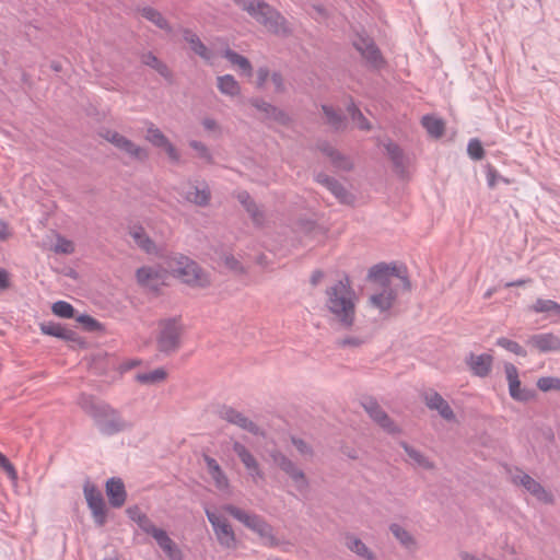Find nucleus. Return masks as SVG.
<instances>
[{
  "label": "nucleus",
  "mask_w": 560,
  "mask_h": 560,
  "mask_svg": "<svg viewBox=\"0 0 560 560\" xmlns=\"http://www.w3.org/2000/svg\"><path fill=\"white\" fill-rule=\"evenodd\" d=\"M248 214L250 215L253 222L256 225H261L265 220L264 212L259 209V207L255 203H253V207H248L247 210Z\"/></svg>",
  "instance_id": "nucleus-57"
},
{
  "label": "nucleus",
  "mask_w": 560,
  "mask_h": 560,
  "mask_svg": "<svg viewBox=\"0 0 560 560\" xmlns=\"http://www.w3.org/2000/svg\"><path fill=\"white\" fill-rule=\"evenodd\" d=\"M514 481L523 486L530 494H533L537 500L546 503L552 504L555 499L553 495L548 492L538 481L532 478L527 474H522L520 476L514 477Z\"/></svg>",
  "instance_id": "nucleus-18"
},
{
  "label": "nucleus",
  "mask_w": 560,
  "mask_h": 560,
  "mask_svg": "<svg viewBox=\"0 0 560 560\" xmlns=\"http://www.w3.org/2000/svg\"><path fill=\"white\" fill-rule=\"evenodd\" d=\"M127 514L144 533L150 534L154 529L155 525L138 506L128 508Z\"/></svg>",
  "instance_id": "nucleus-33"
},
{
  "label": "nucleus",
  "mask_w": 560,
  "mask_h": 560,
  "mask_svg": "<svg viewBox=\"0 0 560 560\" xmlns=\"http://www.w3.org/2000/svg\"><path fill=\"white\" fill-rule=\"evenodd\" d=\"M166 376V371L162 368H159L150 372L138 373L136 375V381L141 384L152 385L163 382Z\"/></svg>",
  "instance_id": "nucleus-39"
},
{
  "label": "nucleus",
  "mask_w": 560,
  "mask_h": 560,
  "mask_svg": "<svg viewBox=\"0 0 560 560\" xmlns=\"http://www.w3.org/2000/svg\"><path fill=\"white\" fill-rule=\"evenodd\" d=\"M322 110L326 117L327 124L335 131H342L347 127V118L341 110H336L332 106L322 105Z\"/></svg>",
  "instance_id": "nucleus-29"
},
{
  "label": "nucleus",
  "mask_w": 560,
  "mask_h": 560,
  "mask_svg": "<svg viewBox=\"0 0 560 560\" xmlns=\"http://www.w3.org/2000/svg\"><path fill=\"white\" fill-rule=\"evenodd\" d=\"M222 509L261 538L267 539L268 546L276 547L279 545L278 539L273 535L272 526L260 515L247 513L233 504H226Z\"/></svg>",
  "instance_id": "nucleus-6"
},
{
  "label": "nucleus",
  "mask_w": 560,
  "mask_h": 560,
  "mask_svg": "<svg viewBox=\"0 0 560 560\" xmlns=\"http://www.w3.org/2000/svg\"><path fill=\"white\" fill-rule=\"evenodd\" d=\"M137 282L142 288L158 292L163 284L161 272L153 267H141L136 272Z\"/></svg>",
  "instance_id": "nucleus-21"
},
{
  "label": "nucleus",
  "mask_w": 560,
  "mask_h": 560,
  "mask_svg": "<svg viewBox=\"0 0 560 560\" xmlns=\"http://www.w3.org/2000/svg\"><path fill=\"white\" fill-rule=\"evenodd\" d=\"M270 78L275 85V92L276 93H284L285 84H284L283 75L280 72L276 71L270 75Z\"/></svg>",
  "instance_id": "nucleus-59"
},
{
  "label": "nucleus",
  "mask_w": 560,
  "mask_h": 560,
  "mask_svg": "<svg viewBox=\"0 0 560 560\" xmlns=\"http://www.w3.org/2000/svg\"><path fill=\"white\" fill-rule=\"evenodd\" d=\"M224 265L232 271L237 273H244L245 269L243 265L233 255H225L223 257Z\"/></svg>",
  "instance_id": "nucleus-56"
},
{
  "label": "nucleus",
  "mask_w": 560,
  "mask_h": 560,
  "mask_svg": "<svg viewBox=\"0 0 560 560\" xmlns=\"http://www.w3.org/2000/svg\"><path fill=\"white\" fill-rule=\"evenodd\" d=\"M84 495L93 520L97 526L106 523V505L101 491L93 485L84 486Z\"/></svg>",
  "instance_id": "nucleus-12"
},
{
  "label": "nucleus",
  "mask_w": 560,
  "mask_h": 560,
  "mask_svg": "<svg viewBox=\"0 0 560 560\" xmlns=\"http://www.w3.org/2000/svg\"><path fill=\"white\" fill-rule=\"evenodd\" d=\"M422 126L425 128L428 133L433 138H441L445 131V124L442 119L434 116H423Z\"/></svg>",
  "instance_id": "nucleus-36"
},
{
  "label": "nucleus",
  "mask_w": 560,
  "mask_h": 560,
  "mask_svg": "<svg viewBox=\"0 0 560 560\" xmlns=\"http://www.w3.org/2000/svg\"><path fill=\"white\" fill-rule=\"evenodd\" d=\"M172 270L176 277L191 288L206 289L211 285L210 275L186 256L175 258L172 262Z\"/></svg>",
  "instance_id": "nucleus-5"
},
{
  "label": "nucleus",
  "mask_w": 560,
  "mask_h": 560,
  "mask_svg": "<svg viewBox=\"0 0 560 560\" xmlns=\"http://www.w3.org/2000/svg\"><path fill=\"white\" fill-rule=\"evenodd\" d=\"M39 328L44 335L57 337L65 341L78 343L80 346L84 345V341L79 337V335L74 330L67 328L61 324L54 322H45L39 325Z\"/></svg>",
  "instance_id": "nucleus-19"
},
{
  "label": "nucleus",
  "mask_w": 560,
  "mask_h": 560,
  "mask_svg": "<svg viewBox=\"0 0 560 560\" xmlns=\"http://www.w3.org/2000/svg\"><path fill=\"white\" fill-rule=\"evenodd\" d=\"M527 343L540 352L560 350V338L551 332L533 335L529 337Z\"/></svg>",
  "instance_id": "nucleus-23"
},
{
  "label": "nucleus",
  "mask_w": 560,
  "mask_h": 560,
  "mask_svg": "<svg viewBox=\"0 0 560 560\" xmlns=\"http://www.w3.org/2000/svg\"><path fill=\"white\" fill-rule=\"evenodd\" d=\"M141 62L152 69L156 67V65L160 62V59L151 51L143 52L140 57Z\"/></svg>",
  "instance_id": "nucleus-61"
},
{
  "label": "nucleus",
  "mask_w": 560,
  "mask_h": 560,
  "mask_svg": "<svg viewBox=\"0 0 560 560\" xmlns=\"http://www.w3.org/2000/svg\"><path fill=\"white\" fill-rule=\"evenodd\" d=\"M51 311L56 316L61 318H72L74 317V308L73 306L66 301H57L52 304Z\"/></svg>",
  "instance_id": "nucleus-45"
},
{
  "label": "nucleus",
  "mask_w": 560,
  "mask_h": 560,
  "mask_svg": "<svg viewBox=\"0 0 560 560\" xmlns=\"http://www.w3.org/2000/svg\"><path fill=\"white\" fill-rule=\"evenodd\" d=\"M370 49H368L362 58L373 68L378 69L384 65V58L381 54V50L376 46L375 42L370 43Z\"/></svg>",
  "instance_id": "nucleus-41"
},
{
  "label": "nucleus",
  "mask_w": 560,
  "mask_h": 560,
  "mask_svg": "<svg viewBox=\"0 0 560 560\" xmlns=\"http://www.w3.org/2000/svg\"><path fill=\"white\" fill-rule=\"evenodd\" d=\"M208 521L213 527L217 539L221 546L225 548H234L236 545V538L232 526L226 518L217 515L210 510H206Z\"/></svg>",
  "instance_id": "nucleus-11"
},
{
  "label": "nucleus",
  "mask_w": 560,
  "mask_h": 560,
  "mask_svg": "<svg viewBox=\"0 0 560 560\" xmlns=\"http://www.w3.org/2000/svg\"><path fill=\"white\" fill-rule=\"evenodd\" d=\"M537 387L541 392L560 390V378L551 376L540 377L537 381Z\"/></svg>",
  "instance_id": "nucleus-49"
},
{
  "label": "nucleus",
  "mask_w": 560,
  "mask_h": 560,
  "mask_svg": "<svg viewBox=\"0 0 560 560\" xmlns=\"http://www.w3.org/2000/svg\"><path fill=\"white\" fill-rule=\"evenodd\" d=\"M249 104L264 114V119L273 120L283 126L289 125L291 121V118L284 110L262 98H250Z\"/></svg>",
  "instance_id": "nucleus-17"
},
{
  "label": "nucleus",
  "mask_w": 560,
  "mask_h": 560,
  "mask_svg": "<svg viewBox=\"0 0 560 560\" xmlns=\"http://www.w3.org/2000/svg\"><path fill=\"white\" fill-rule=\"evenodd\" d=\"M421 399L430 410H435L448 422L456 421V416L450 404L434 389H428L421 393Z\"/></svg>",
  "instance_id": "nucleus-14"
},
{
  "label": "nucleus",
  "mask_w": 560,
  "mask_h": 560,
  "mask_svg": "<svg viewBox=\"0 0 560 560\" xmlns=\"http://www.w3.org/2000/svg\"><path fill=\"white\" fill-rule=\"evenodd\" d=\"M257 79H256V86L258 89H262L265 86L266 81L270 77L269 69L267 67H260L257 69Z\"/></svg>",
  "instance_id": "nucleus-60"
},
{
  "label": "nucleus",
  "mask_w": 560,
  "mask_h": 560,
  "mask_svg": "<svg viewBox=\"0 0 560 560\" xmlns=\"http://www.w3.org/2000/svg\"><path fill=\"white\" fill-rule=\"evenodd\" d=\"M366 338L362 336H346L336 340V346L341 349L346 348H360L366 342Z\"/></svg>",
  "instance_id": "nucleus-44"
},
{
  "label": "nucleus",
  "mask_w": 560,
  "mask_h": 560,
  "mask_svg": "<svg viewBox=\"0 0 560 560\" xmlns=\"http://www.w3.org/2000/svg\"><path fill=\"white\" fill-rule=\"evenodd\" d=\"M218 89L222 94L236 96L241 92L237 81L231 74L218 77Z\"/></svg>",
  "instance_id": "nucleus-37"
},
{
  "label": "nucleus",
  "mask_w": 560,
  "mask_h": 560,
  "mask_svg": "<svg viewBox=\"0 0 560 560\" xmlns=\"http://www.w3.org/2000/svg\"><path fill=\"white\" fill-rule=\"evenodd\" d=\"M162 148L165 150L166 154L173 162L179 161V159H180L179 153L176 150V148L173 145V143H171L170 140Z\"/></svg>",
  "instance_id": "nucleus-62"
},
{
  "label": "nucleus",
  "mask_w": 560,
  "mask_h": 560,
  "mask_svg": "<svg viewBox=\"0 0 560 560\" xmlns=\"http://www.w3.org/2000/svg\"><path fill=\"white\" fill-rule=\"evenodd\" d=\"M55 253L71 254L74 250L73 243L65 237L59 236L54 247Z\"/></svg>",
  "instance_id": "nucleus-54"
},
{
  "label": "nucleus",
  "mask_w": 560,
  "mask_h": 560,
  "mask_svg": "<svg viewBox=\"0 0 560 560\" xmlns=\"http://www.w3.org/2000/svg\"><path fill=\"white\" fill-rule=\"evenodd\" d=\"M205 462L207 464L208 471L210 475H212V474L220 475L221 467L214 458H212L208 455H205Z\"/></svg>",
  "instance_id": "nucleus-63"
},
{
  "label": "nucleus",
  "mask_w": 560,
  "mask_h": 560,
  "mask_svg": "<svg viewBox=\"0 0 560 560\" xmlns=\"http://www.w3.org/2000/svg\"><path fill=\"white\" fill-rule=\"evenodd\" d=\"M154 70L167 82L173 83V72L165 62L160 60Z\"/></svg>",
  "instance_id": "nucleus-58"
},
{
  "label": "nucleus",
  "mask_w": 560,
  "mask_h": 560,
  "mask_svg": "<svg viewBox=\"0 0 560 560\" xmlns=\"http://www.w3.org/2000/svg\"><path fill=\"white\" fill-rule=\"evenodd\" d=\"M145 140L156 148H162L168 141L167 137L154 124L148 126Z\"/></svg>",
  "instance_id": "nucleus-42"
},
{
  "label": "nucleus",
  "mask_w": 560,
  "mask_h": 560,
  "mask_svg": "<svg viewBox=\"0 0 560 560\" xmlns=\"http://www.w3.org/2000/svg\"><path fill=\"white\" fill-rule=\"evenodd\" d=\"M358 296L348 275L328 285L325 290V307L340 329L349 330L357 317Z\"/></svg>",
  "instance_id": "nucleus-1"
},
{
  "label": "nucleus",
  "mask_w": 560,
  "mask_h": 560,
  "mask_svg": "<svg viewBox=\"0 0 560 560\" xmlns=\"http://www.w3.org/2000/svg\"><path fill=\"white\" fill-rule=\"evenodd\" d=\"M504 371L509 383V393L514 400L520 402H527L535 398L536 393L534 389L521 386L518 370L514 364L505 363Z\"/></svg>",
  "instance_id": "nucleus-10"
},
{
  "label": "nucleus",
  "mask_w": 560,
  "mask_h": 560,
  "mask_svg": "<svg viewBox=\"0 0 560 560\" xmlns=\"http://www.w3.org/2000/svg\"><path fill=\"white\" fill-rule=\"evenodd\" d=\"M106 494L113 508H121L127 499L125 485L120 478H109L106 482Z\"/></svg>",
  "instance_id": "nucleus-22"
},
{
  "label": "nucleus",
  "mask_w": 560,
  "mask_h": 560,
  "mask_svg": "<svg viewBox=\"0 0 560 560\" xmlns=\"http://www.w3.org/2000/svg\"><path fill=\"white\" fill-rule=\"evenodd\" d=\"M400 446L404 448V451L407 453L409 458L412 460V463L427 470H433L435 468V465L432 460H430L424 454H422L420 451L416 450L411 445H409L407 442L401 441Z\"/></svg>",
  "instance_id": "nucleus-30"
},
{
  "label": "nucleus",
  "mask_w": 560,
  "mask_h": 560,
  "mask_svg": "<svg viewBox=\"0 0 560 560\" xmlns=\"http://www.w3.org/2000/svg\"><path fill=\"white\" fill-rule=\"evenodd\" d=\"M129 235L132 237L135 243L147 254L156 253L155 243L151 240V237L145 232L144 228L141 225H133L129 229Z\"/></svg>",
  "instance_id": "nucleus-26"
},
{
  "label": "nucleus",
  "mask_w": 560,
  "mask_h": 560,
  "mask_svg": "<svg viewBox=\"0 0 560 560\" xmlns=\"http://www.w3.org/2000/svg\"><path fill=\"white\" fill-rule=\"evenodd\" d=\"M183 326L177 317L165 318L159 322V334L156 337L158 350L166 355L176 352L180 346Z\"/></svg>",
  "instance_id": "nucleus-7"
},
{
  "label": "nucleus",
  "mask_w": 560,
  "mask_h": 560,
  "mask_svg": "<svg viewBox=\"0 0 560 560\" xmlns=\"http://www.w3.org/2000/svg\"><path fill=\"white\" fill-rule=\"evenodd\" d=\"M373 42L374 39L369 35L358 33L352 40V45L362 56L368 49H370L369 44Z\"/></svg>",
  "instance_id": "nucleus-50"
},
{
  "label": "nucleus",
  "mask_w": 560,
  "mask_h": 560,
  "mask_svg": "<svg viewBox=\"0 0 560 560\" xmlns=\"http://www.w3.org/2000/svg\"><path fill=\"white\" fill-rule=\"evenodd\" d=\"M77 322L80 323L84 330L89 332L103 331L104 326L90 315L82 314L77 317Z\"/></svg>",
  "instance_id": "nucleus-46"
},
{
  "label": "nucleus",
  "mask_w": 560,
  "mask_h": 560,
  "mask_svg": "<svg viewBox=\"0 0 560 560\" xmlns=\"http://www.w3.org/2000/svg\"><path fill=\"white\" fill-rule=\"evenodd\" d=\"M364 410L382 429L388 433H397L399 429L389 418L386 411L380 406L374 398H368L362 402Z\"/></svg>",
  "instance_id": "nucleus-16"
},
{
  "label": "nucleus",
  "mask_w": 560,
  "mask_h": 560,
  "mask_svg": "<svg viewBox=\"0 0 560 560\" xmlns=\"http://www.w3.org/2000/svg\"><path fill=\"white\" fill-rule=\"evenodd\" d=\"M329 160L331 164L340 171L349 172L353 168V163L350 158L342 154L338 150Z\"/></svg>",
  "instance_id": "nucleus-47"
},
{
  "label": "nucleus",
  "mask_w": 560,
  "mask_h": 560,
  "mask_svg": "<svg viewBox=\"0 0 560 560\" xmlns=\"http://www.w3.org/2000/svg\"><path fill=\"white\" fill-rule=\"evenodd\" d=\"M467 153L475 161L483 159L485 150L481 142L478 139H471L467 145Z\"/></svg>",
  "instance_id": "nucleus-51"
},
{
  "label": "nucleus",
  "mask_w": 560,
  "mask_h": 560,
  "mask_svg": "<svg viewBox=\"0 0 560 560\" xmlns=\"http://www.w3.org/2000/svg\"><path fill=\"white\" fill-rule=\"evenodd\" d=\"M315 180L327 188L336 199L347 206H352L355 201V196L350 192L338 179L325 174L318 173Z\"/></svg>",
  "instance_id": "nucleus-15"
},
{
  "label": "nucleus",
  "mask_w": 560,
  "mask_h": 560,
  "mask_svg": "<svg viewBox=\"0 0 560 560\" xmlns=\"http://www.w3.org/2000/svg\"><path fill=\"white\" fill-rule=\"evenodd\" d=\"M345 539L347 548L361 559L376 560L375 553L357 536L347 534Z\"/></svg>",
  "instance_id": "nucleus-27"
},
{
  "label": "nucleus",
  "mask_w": 560,
  "mask_h": 560,
  "mask_svg": "<svg viewBox=\"0 0 560 560\" xmlns=\"http://www.w3.org/2000/svg\"><path fill=\"white\" fill-rule=\"evenodd\" d=\"M218 416L222 420H225L231 424L237 425L238 428L254 435H264V432L255 422H253L250 419H248L246 416H244L242 412L237 411L233 407L225 405L221 406L218 409Z\"/></svg>",
  "instance_id": "nucleus-13"
},
{
  "label": "nucleus",
  "mask_w": 560,
  "mask_h": 560,
  "mask_svg": "<svg viewBox=\"0 0 560 560\" xmlns=\"http://www.w3.org/2000/svg\"><path fill=\"white\" fill-rule=\"evenodd\" d=\"M497 345L516 355L526 357V354H527L526 350L521 345H518L516 341H513V340L504 338V337L499 338L497 340Z\"/></svg>",
  "instance_id": "nucleus-48"
},
{
  "label": "nucleus",
  "mask_w": 560,
  "mask_h": 560,
  "mask_svg": "<svg viewBox=\"0 0 560 560\" xmlns=\"http://www.w3.org/2000/svg\"><path fill=\"white\" fill-rule=\"evenodd\" d=\"M234 2L267 32L281 37L292 35L288 20L265 0H234Z\"/></svg>",
  "instance_id": "nucleus-3"
},
{
  "label": "nucleus",
  "mask_w": 560,
  "mask_h": 560,
  "mask_svg": "<svg viewBox=\"0 0 560 560\" xmlns=\"http://www.w3.org/2000/svg\"><path fill=\"white\" fill-rule=\"evenodd\" d=\"M233 451L238 456V458L244 464L245 468L248 470L249 475L253 478H264V474L259 468L258 462L242 443L235 441L233 443Z\"/></svg>",
  "instance_id": "nucleus-24"
},
{
  "label": "nucleus",
  "mask_w": 560,
  "mask_h": 560,
  "mask_svg": "<svg viewBox=\"0 0 560 560\" xmlns=\"http://www.w3.org/2000/svg\"><path fill=\"white\" fill-rule=\"evenodd\" d=\"M211 197L210 189L205 186L203 188H198L196 186L191 187L189 191L186 194V199L189 202H192L197 206L205 207L209 203Z\"/></svg>",
  "instance_id": "nucleus-38"
},
{
  "label": "nucleus",
  "mask_w": 560,
  "mask_h": 560,
  "mask_svg": "<svg viewBox=\"0 0 560 560\" xmlns=\"http://www.w3.org/2000/svg\"><path fill=\"white\" fill-rule=\"evenodd\" d=\"M347 110L353 122L357 124L358 128L361 130L369 131L371 130V125L369 120L364 117L362 112L355 106L354 103L348 105Z\"/></svg>",
  "instance_id": "nucleus-43"
},
{
  "label": "nucleus",
  "mask_w": 560,
  "mask_h": 560,
  "mask_svg": "<svg viewBox=\"0 0 560 560\" xmlns=\"http://www.w3.org/2000/svg\"><path fill=\"white\" fill-rule=\"evenodd\" d=\"M183 38L187 42L191 50L206 61L211 60L212 52L200 40L199 36L189 28H183Z\"/></svg>",
  "instance_id": "nucleus-25"
},
{
  "label": "nucleus",
  "mask_w": 560,
  "mask_h": 560,
  "mask_svg": "<svg viewBox=\"0 0 560 560\" xmlns=\"http://www.w3.org/2000/svg\"><path fill=\"white\" fill-rule=\"evenodd\" d=\"M385 150L392 160L395 171L402 174L406 170V158L400 147L392 141L385 144Z\"/></svg>",
  "instance_id": "nucleus-32"
},
{
  "label": "nucleus",
  "mask_w": 560,
  "mask_h": 560,
  "mask_svg": "<svg viewBox=\"0 0 560 560\" xmlns=\"http://www.w3.org/2000/svg\"><path fill=\"white\" fill-rule=\"evenodd\" d=\"M138 11L145 20L154 24L160 30L165 31L166 33L173 32V28L170 25L168 21L163 16V14L159 10L152 7H143L138 8Z\"/></svg>",
  "instance_id": "nucleus-28"
},
{
  "label": "nucleus",
  "mask_w": 560,
  "mask_h": 560,
  "mask_svg": "<svg viewBox=\"0 0 560 560\" xmlns=\"http://www.w3.org/2000/svg\"><path fill=\"white\" fill-rule=\"evenodd\" d=\"M0 468H2L8 477L15 481L18 479V472L11 462L1 453L0 454Z\"/></svg>",
  "instance_id": "nucleus-55"
},
{
  "label": "nucleus",
  "mask_w": 560,
  "mask_h": 560,
  "mask_svg": "<svg viewBox=\"0 0 560 560\" xmlns=\"http://www.w3.org/2000/svg\"><path fill=\"white\" fill-rule=\"evenodd\" d=\"M236 198L246 210L248 207H253V203H255V201L252 199L250 195L245 190L240 191L237 194Z\"/></svg>",
  "instance_id": "nucleus-64"
},
{
  "label": "nucleus",
  "mask_w": 560,
  "mask_h": 560,
  "mask_svg": "<svg viewBox=\"0 0 560 560\" xmlns=\"http://www.w3.org/2000/svg\"><path fill=\"white\" fill-rule=\"evenodd\" d=\"M223 57L226 58L232 65L237 66L246 75H252L253 67L246 57L235 52L230 48H226L223 51Z\"/></svg>",
  "instance_id": "nucleus-35"
},
{
  "label": "nucleus",
  "mask_w": 560,
  "mask_h": 560,
  "mask_svg": "<svg viewBox=\"0 0 560 560\" xmlns=\"http://www.w3.org/2000/svg\"><path fill=\"white\" fill-rule=\"evenodd\" d=\"M530 308L535 313H546L560 319V304L556 301L537 299Z\"/></svg>",
  "instance_id": "nucleus-34"
},
{
  "label": "nucleus",
  "mask_w": 560,
  "mask_h": 560,
  "mask_svg": "<svg viewBox=\"0 0 560 560\" xmlns=\"http://www.w3.org/2000/svg\"><path fill=\"white\" fill-rule=\"evenodd\" d=\"M100 136L133 160L143 162L149 158L147 149L136 144L133 141L129 140L116 130L102 129L100 131Z\"/></svg>",
  "instance_id": "nucleus-8"
},
{
  "label": "nucleus",
  "mask_w": 560,
  "mask_h": 560,
  "mask_svg": "<svg viewBox=\"0 0 560 560\" xmlns=\"http://www.w3.org/2000/svg\"><path fill=\"white\" fill-rule=\"evenodd\" d=\"M270 457L272 462L292 479L299 491H303L308 488L310 483L304 471L300 469L287 455L280 451H273L270 454Z\"/></svg>",
  "instance_id": "nucleus-9"
},
{
  "label": "nucleus",
  "mask_w": 560,
  "mask_h": 560,
  "mask_svg": "<svg viewBox=\"0 0 560 560\" xmlns=\"http://www.w3.org/2000/svg\"><path fill=\"white\" fill-rule=\"evenodd\" d=\"M149 535H151L156 540L160 548H162L166 553H172L175 544L164 529L158 528L155 526Z\"/></svg>",
  "instance_id": "nucleus-40"
},
{
  "label": "nucleus",
  "mask_w": 560,
  "mask_h": 560,
  "mask_svg": "<svg viewBox=\"0 0 560 560\" xmlns=\"http://www.w3.org/2000/svg\"><path fill=\"white\" fill-rule=\"evenodd\" d=\"M389 530L393 536L399 541V544L408 549L415 550L417 548V540L406 528L400 526L397 523H393L389 525Z\"/></svg>",
  "instance_id": "nucleus-31"
},
{
  "label": "nucleus",
  "mask_w": 560,
  "mask_h": 560,
  "mask_svg": "<svg viewBox=\"0 0 560 560\" xmlns=\"http://www.w3.org/2000/svg\"><path fill=\"white\" fill-rule=\"evenodd\" d=\"M465 362L475 376L487 377L492 370L493 357L489 353H469Z\"/></svg>",
  "instance_id": "nucleus-20"
},
{
  "label": "nucleus",
  "mask_w": 560,
  "mask_h": 560,
  "mask_svg": "<svg viewBox=\"0 0 560 560\" xmlns=\"http://www.w3.org/2000/svg\"><path fill=\"white\" fill-rule=\"evenodd\" d=\"M79 404L95 422L104 435H114L131 429L132 424L125 420L120 412L105 402H97L91 396L82 395Z\"/></svg>",
  "instance_id": "nucleus-4"
},
{
  "label": "nucleus",
  "mask_w": 560,
  "mask_h": 560,
  "mask_svg": "<svg viewBox=\"0 0 560 560\" xmlns=\"http://www.w3.org/2000/svg\"><path fill=\"white\" fill-rule=\"evenodd\" d=\"M291 442L301 455L313 456L314 452L312 446L304 440L296 436H291Z\"/></svg>",
  "instance_id": "nucleus-53"
},
{
  "label": "nucleus",
  "mask_w": 560,
  "mask_h": 560,
  "mask_svg": "<svg viewBox=\"0 0 560 560\" xmlns=\"http://www.w3.org/2000/svg\"><path fill=\"white\" fill-rule=\"evenodd\" d=\"M400 279L406 291L411 290V282L406 275H402L396 265L380 262L372 266L368 272V280L378 284L382 291L369 298V305L381 313L388 312L397 300V291L392 287V278Z\"/></svg>",
  "instance_id": "nucleus-2"
},
{
  "label": "nucleus",
  "mask_w": 560,
  "mask_h": 560,
  "mask_svg": "<svg viewBox=\"0 0 560 560\" xmlns=\"http://www.w3.org/2000/svg\"><path fill=\"white\" fill-rule=\"evenodd\" d=\"M189 145L197 152L200 159L205 160L208 163H213L212 154L205 143L197 140H191L189 141Z\"/></svg>",
  "instance_id": "nucleus-52"
}]
</instances>
